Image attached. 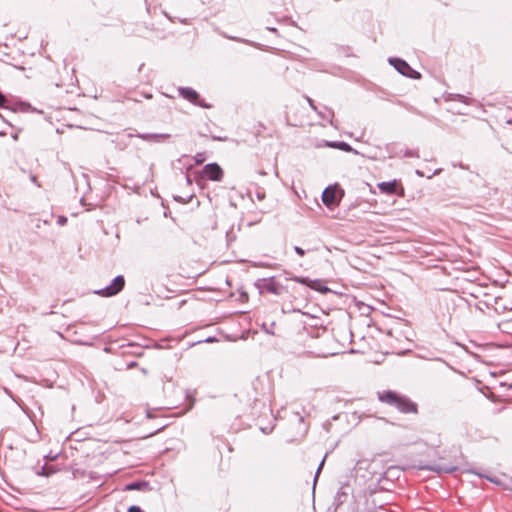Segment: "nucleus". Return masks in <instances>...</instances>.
<instances>
[{"mask_svg": "<svg viewBox=\"0 0 512 512\" xmlns=\"http://www.w3.org/2000/svg\"><path fill=\"white\" fill-rule=\"evenodd\" d=\"M324 462H325V457L322 459V461L320 462L318 468H317V471L315 473V477H314V484L316 483L317 479H318V476L320 474V471L322 470L323 468V465H324Z\"/></svg>", "mask_w": 512, "mask_h": 512, "instance_id": "2eb2a0df", "label": "nucleus"}, {"mask_svg": "<svg viewBox=\"0 0 512 512\" xmlns=\"http://www.w3.org/2000/svg\"><path fill=\"white\" fill-rule=\"evenodd\" d=\"M55 469L52 467H48L46 464L41 467L40 471L37 472L38 475L41 476H50L55 473Z\"/></svg>", "mask_w": 512, "mask_h": 512, "instance_id": "ddd939ff", "label": "nucleus"}, {"mask_svg": "<svg viewBox=\"0 0 512 512\" xmlns=\"http://www.w3.org/2000/svg\"><path fill=\"white\" fill-rule=\"evenodd\" d=\"M322 201L327 207H333L337 205L338 201L336 198V189L335 187H327L322 193Z\"/></svg>", "mask_w": 512, "mask_h": 512, "instance_id": "0eeeda50", "label": "nucleus"}, {"mask_svg": "<svg viewBox=\"0 0 512 512\" xmlns=\"http://www.w3.org/2000/svg\"><path fill=\"white\" fill-rule=\"evenodd\" d=\"M47 459H51V460H54L55 459V456L52 457V455H49L46 457Z\"/></svg>", "mask_w": 512, "mask_h": 512, "instance_id": "393cba45", "label": "nucleus"}, {"mask_svg": "<svg viewBox=\"0 0 512 512\" xmlns=\"http://www.w3.org/2000/svg\"><path fill=\"white\" fill-rule=\"evenodd\" d=\"M202 175L211 181H221L224 176V172L217 163H209L203 167Z\"/></svg>", "mask_w": 512, "mask_h": 512, "instance_id": "423d86ee", "label": "nucleus"}, {"mask_svg": "<svg viewBox=\"0 0 512 512\" xmlns=\"http://www.w3.org/2000/svg\"><path fill=\"white\" fill-rule=\"evenodd\" d=\"M241 296H242V297H245L246 299L248 298V295H247V293H245V292H244V293H242V295H241Z\"/></svg>", "mask_w": 512, "mask_h": 512, "instance_id": "a878e982", "label": "nucleus"}, {"mask_svg": "<svg viewBox=\"0 0 512 512\" xmlns=\"http://www.w3.org/2000/svg\"><path fill=\"white\" fill-rule=\"evenodd\" d=\"M67 222V218L64 216H59L57 219V223L61 226L65 225Z\"/></svg>", "mask_w": 512, "mask_h": 512, "instance_id": "aec40b11", "label": "nucleus"}, {"mask_svg": "<svg viewBox=\"0 0 512 512\" xmlns=\"http://www.w3.org/2000/svg\"><path fill=\"white\" fill-rule=\"evenodd\" d=\"M138 137L145 141L160 143L170 138V134L145 133L138 134Z\"/></svg>", "mask_w": 512, "mask_h": 512, "instance_id": "6e6552de", "label": "nucleus"}, {"mask_svg": "<svg viewBox=\"0 0 512 512\" xmlns=\"http://www.w3.org/2000/svg\"><path fill=\"white\" fill-rule=\"evenodd\" d=\"M125 286V279L122 275L116 276L106 287L96 290L95 294L102 297H112L120 293Z\"/></svg>", "mask_w": 512, "mask_h": 512, "instance_id": "7ed1b4c3", "label": "nucleus"}, {"mask_svg": "<svg viewBox=\"0 0 512 512\" xmlns=\"http://www.w3.org/2000/svg\"><path fill=\"white\" fill-rule=\"evenodd\" d=\"M439 172H440V170H436V171L433 173V175H436V174H438Z\"/></svg>", "mask_w": 512, "mask_h": 512, "instance_id": "cd10ccee", "label": "nucleus"}, {"mask_svg": "<svg viewBox=\"0 0 512 512\" xmlns=\"http://www.w3.org/2000/svg\"><path fill=\"white\" fill-rule=\"evenodd\" d=\"M7 103L6 96L0 91V108H5Z\"/></svg>", "mask_w": 512, "mask_h": 512, "instance_id": "dca6fc26", "label": "nucleus"}, {"mask_svg": "<svg viewBox=\"0 0 512 512\" xmlns=\"http://www.w3.org/2000/svg\"><path fill=\"white\" fill-rule=\"evenodd\" d=\"M31 181L36 184L38 187H40V184L37 181V177L35 175L30 176Z\"/></svg>", "mask_w": 512, "mask_h": 512, "instance_id": "412c9836", "label": "nucleus"}, {"mask_svg": "<svg viewBox=\"0 0 512 512\" xmlns=\"http://www.w3.org/2000/svg\"><path fill=\"white\" fill-rule=\"evenodd\" d=\"M307 100H308V103H309L310 107H311L313 110H315V111H316V110H317V108H316V106L314 105L313 101H312L310 98H307Z\"/></svg>", "mask_w": 512, "mask_h": 512, "instance_id": "5701e85b", "label": "nucleus"}, {"mask_svg": "<svg viewBox=\"0 0 512 512\" xmlns=\"http://www.w3.org/2000/svg\"><path fill=\"white\" fill-rule=\"evenodd\" d=\"M255 287L260 293L268 292L274 295H280L282 292V285L275 281V277L261 278L255 282Z\"/></svg>", "mask_w": 512, "mask_h": 512, "instance_id": "20e7f679", "label": "nucleus"}, {"mask_svg": "<svg viewBox=\"0 0 512 512\" xmlns=\"http://www.w3.org/2000/svg\"><path fill=\"white\" fill-rule=\"evenodd\" d=\"M378 398L381 402L396 407L402 413L417 412V405L415 403H413L408 397L400 395L394 391L379 393Z\"/></svg>", "mask_w": 512, "mask_h": 512, "instance_id": "f257e3e1", "label": "nucleus"}, {"mask_svg": "<svg viewBox=\"0 0 512 512\" xmlns=\"http://www.w3.org/2000/svg\"><path fill=\"white\" fill-rule=\"evenodd\" d=\"M143 485H146V483L131 482V483L126 485L125 490H127V491L140 490Z\"/></svg>", "mask_w": 512, "mask_h": 512, "instance_id": "4468645a", "label": "nucleus"}, {"mask_svg": "<svg viewBox=\"0 0 512 512\" xmlns=\"http://www.w3.org/2000/svg\"><path fill=\"white\" fill-rule=\"evenodd\" d=\"M396 186L397 182L396 180L388 181V182H381L378 184V188L382 193L392 195L396 192Z\"/></svg>", "mask_w": 512, "mask_h": 512, "instance_id": "1a4fd4ad", "label": "nucleus"}, {"mask_svg": "<svg viewBox=\"0 0 512 512\" xmlns=\"http://www.w3.org/2000/svg\"><path fill=\"white\" fill-rule=\"evenodd\" d=\"M179 95L184 99L188 100L194 105L202 108H208L209 106L200 98L199 93L190 87H179Z\"/></svg>", "mask_w": 512, "mask_h": 512, "instance_id": "39448f33", "label": "nucleus"}, {"mask_svg": "<svg viewBox=\"0 0 512 512\" xmlns=\"http://www.w3.org/2000/svg\"><path fill=\"white\" fill-rule=\"evenodd\" d=\"M430 470L436 471V472H445L450 473L455 470V467H446L441 465H433L429 467Z\"/></svg>", "mask_w": 512, "mask_h": 512, "instance_id": "f8f14e48", "label": "nucleus"}, {"mask_svg": "<svg viewBox=\"0 0 512 512\" xmlns=\"http://www.w3.org/2000/svg\"><path fill=\"white\" fill-rule=\"evenodd\" d=\"M388 62L403 76L415 80L421 78L420 72L414 70L405 60L401 58L390 57Z\"/></svg>", "mask_w": 512, "mask_h": 512, "instance_id": "f03ea898", "label": "nucleus"}, {"mask_svg": "<svg viewBox=\"0 0 512 512\" xmlns=\"http://www.w3.org/2000/svg\"><path fill=\"white\" fill-rule=\"evenodd\" d=\"M447 100L460 101L465 104H470L471 100L462 94L450 93L447 95Z\"/></svg>", "mask_w": 512, "mask_h": 512, "instance_id": "9b49d317", "label": "nucleus"}, {"mask_svg": "<svg viewBox=\"0 0 512 512\" xmlns=\"http://www.w3.org/2000/svg\"><path fill=\"white\" fill-rule=\"evenodd\" d=\"M186 179H187L188 183H191V180H190L189 176H187Z\"/></svg>", "mask_w": 512, "mask_h": 512, "instance_id": "bb28decb", "label": "nucleus"}, {"mask_svg": "<svg viewBox=\"0 0 512 512\" xmlns=\"http://www.w3.org/2000/svg\"><path fill=\"white\" fill-rule=\"evenodd\" d=\"M294 251L301 257H303L305 255V250L302 249L301 247L299 246H295L294 247Z\"/></svg>", "mask_w": 512, "mask_h": 512, "instance_id": "6ab92c4d", "label": "nucleus"}, {"mask_svg": "<svg viewBox=\"0 0 512 512\" xmlns=\"http://www.w3.org/2000/svg\"><path fill=\"white\" fill-rule=\"evenodd\" d=\"M213 341H215V338H213V337H209L206 339V342H213Z\"/></svg>", "mask_w": 512, "mask_h": 512, "instance_id": "b1692460", "label": "nucleus"}, {"mask_svg": "<svg viewBox=\"0 0 512 512\" xmlns=\"http://www.w3.org/2000/svg\"><path fill=\"white\" fill-rule=\"evenodd\" d=\"M327 145L329 147L337 148V149L345 151V152H354V149L348 143L343 142V141L329 142Z\"/></svg>", "mask_w": 512, "mask_h": 512, "instance_id": "9d476101", "label": "nucleus"}, {"mask_svg": "<svg viewBox=\"0 0 512 512\" xmlns=\"http://www.w3.org/2000/svg\"><path fill=\"white\" fill-rule=\"evenodd\" d=\"M256 197H257L258 200H262L265 197V193L264 192H257L256 193Z\"/></svg>", "mask_w": 512, "mask_h": 512, "instance_id": "4be33fe9", "label": "nucleus"}, {"mask_svg": "<svg viewBox=\"0 0 512 512\" xmlns=\"http://www.w3.org/2000/svg\"><path fill=\"white\" fill-rule=\"evenodd\" d=\"M205 160L204 158V155L202 153H198L196 156H195V162L196 164H201L203 163Z\"/></svg>", "mask_w": 512, "mask_h": 512, "instance_id": "f3484780", "label": "nucleus"}, {"mask_svg": "<svg viewBox=\"0 0 512 512\" xmlns=\"http://www.w3.org/2000/svg\"><path fill=\"white\" fill-rule=\"evenodd\" d=\"M128 512H144L139 506L132 505L128 508Z\"/></svg>", "mask_w": 512, "mask_h": 512, "instance_id": "a211bd4d", "label": "nucleus"}]
</instances>
